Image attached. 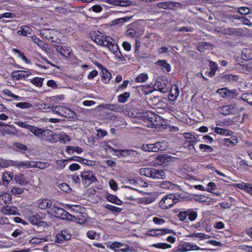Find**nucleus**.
<instances>
[{
	"label": "nucleus",
	"instance_id": "13d9d810",
	"mask_svg": "<svg viewBox=\"0 0 252 252\" xmlns=\"http://www.w3.org/2000/svg\"><path fill=\"white\" fill-rule=\"evenodd\" d=\"M223 78L228 80H234L236 81L238 79V76L236 75H233L231 74H225L223 76Z\"/></svg>",
	"mask_w": 252,
	"mask_h": 252
},
{
	"label": "nucleus",
	"instance_id": "4468645a",
	"mask_svg": "<svg viewBox=\"0 0 252 252\" xmlns=\"http://www.w3.org/2000/svg\"><path fill=\"white\" fill-rule=\"evenodd\" d=\"M111 40H112L106 39V42L104 46L108 47L110 51L114 54H116L119 51V48L118 45L113 44Z\"/></svg>",
	"mask_w": 252,
	"mask_h": 252
},
{
	"label": "nucleus",
	"instance_id": "8fccbe9b",
	"mask_svg": "<svg viewBox=\"0 0 252 252\" xmlns=\"http://www.w3.org/2000/svg\"><path fill=\"white\" fill-rule=\"evenodd\" d=\"M17 124L20 127L23 128H25L29 130H31L32 126H33L30 125L28 124L26 122H18L17 123Z\"/></svg>",
	"mask_w": 252,
	"mask_h": 252
},
{
	"label": "nucleus",
	"instance_id": "7c9ffc66",
	"mask_svg": "<svg viewBox=\"0 0 252 252\" xmlns=\"http://www.w3.org/2000/svg\"><path fill=\"white\" fill-rule=\"evenodd\" d=\"M130 97V93L126 92L124 94L119 95L118 97V101L121 103H125L127 101L128 97Z\"/></svg>",
	"mask_w": 252,
	"mask_h": 252
},
{
	"label": "nucleus",
	"instance_id": "603ef678",
	"mask_svg": "<svg viewBox=\"0 0 252 252\" xmlns=\"http://www.w3.org/2000/svg\"><path fill=\"white\" fill-rule=\"evenodd\" d=\"M136 33V30L133 29H128L126 31V34L130 37H134Z\"/></svg>",
	"mask_w": 252,
	"mask_h": 252
},
{
	"label": "nucleus",
	"instance_id": "f704fd0d",
	"mask_svg": "<svg viewBox=\"0 0 252 252\" xmlns=\"http://www.w3.org/2000/svg\"><path fill=\"white\" fill-rule=\"evenodd\" d=\"M247 61V62L242 65V69L248 71H252V60Z\"/></svg>",
	"mask_w": 252,
	"mask_h": 252
},
{
	"label": "nucleus",
	"instance_id": "9b49d317",
	"mask_svg": "<svg viewBox=\"0 0 252 252\" xmlns=\"http://www.w3.org/2000/svg\"><path fill=\"white\" fill-rule=\"evenodd\" d=\"M55 47L57 52L60 54L62 56L66 58L69 57L70 55V50L65 46L55 45Z\"/></svg>",
	"mask_w": 252,
	"mask_h": 252
},
{
	"label": "nucleus",
	"instance_id": "9d476101",
	"mask_svg": "<svg viewBox=\"0 0 252 252\" xmlns=\"http://www.w3.org/2000/svg\"><path fill=\"white\" fill-rule=\"evenodd\" d=\"M151 147V150L153 152H157L159 151L165 150L167 147V142H158L155 144H151L150 145Z\"/></svg>",
	"mask_w": 252,
	"mask_h": 252
},
{
	"label": "nucleus",
	"instance_id": "ddd939ff",
	"mask_svg": "<svg viewBox=\"0 0 252 252\" xmlns=\"http://www.w3.org/2000/svg\"><path fill=\"white\" fill-rule=\"evenodd\" d=\"M184 137L186 138V142H184V145H186L188 143H189L192 146L193 149H195L194 145L197 143L196 138L189 133H185Z\"/></svg>",
	"mask_w": 252,
	"mask_h": 252
},
{
	"label": "nucleus",
	"instance_id": "774afa93",
	"mask_svg": "<svg viewBox=\"0 0 252 252\" xmlns=\"http://www.w3.org/2000/svg\"><path fill=\"white\" fill-rule=\"evenodd\" d=\"M109 185L111 188L114 190H116L118 188V186L116 182L114 180H110L109 181Z\"/></svg>",
	"mask_w": 252,
	"mask_h": 252
},
{
	"label": "nucleus",
	"instance_id": "20e7f679",
	"mask_svg": "<svg viewBox=\"0 0 252 252\" xmlns=\"http://www.w3.org/2000/svg\"><path fill=\"white\" fill-rule=\"evenodd\" d=\"M149 91H145L146 94L148 93H152L154 91H158L163 94H165L168 92L169 87H167V84L165 80L157 81L153 87L149 86Z\"/></svg>",
	"mask_w": 252,
	"mask_h": 252
},
{
	"label": "nucleus",
	"instance_id": "864d4df0",
	"mask_svg": "<svg viewBox=\"0 0 252 252\" xmlns=\"http://www.w3.org/2000/svg\"><path fill=\"white\" fill-rule=\"evenodd\" d=\"M238 30L237 29L233 28H226L224 30L225 33L229 35L234 34L238 33Z\"/></svg>",
	"mask_w": 252,
	"mask_h": 252
},
{
	"label": "nucleus",
	"instance_id": "f3484780",
	"mask_svg": "<svg viewBox=\"0 0 252 252\" xmlns=\"http://www.w3.org/2000/svg\"><path fill=\"white\" fill-rule=\"evenodd\" d=\"M159 187L164 189H173L178 187L177 184H173L169 181H163L160 183Z\"/></svg>",
	"mask_w": 252,
	"mask_h": 252
},
{
	"label": "nucleus",
	"instance_id": "bf43d9fd",
	"mask_svg": "<svg viewBox=\"0 0 252 252\" xmlns=\"http://www.w3.org/2000/svg\"><path fill=\"white\" fill-rule=\"evenodd\" d=\"M191 237H196L203 239H207V235L202 233H196L190 235Z\"/></svg>",
	"mask_w": 252,
	"mask_h": 252
},
{
	"label": "nucleus",
	"instance_id": "bb28decb",
	"mask_svg": "<svg viewBox=\"0 0 252 252\" xmlns=\"http://www.w3.org/2000/svg\"><path fill=\"white\" fill-rule=\"evenodd\" d=\"M132 17H125L123 18H118L112 21L113 25H122L124 23L126 22L129 21Z\"/></svg>",
	"mask_w": 252,
	"mask_h": 252
},
{
	"label": "nucleus",
	"instance_id": "1a4fd4ad",
	"mask_svg": "<svg viewBox=\"0 0 252 252\" xmlns=\"http://www.w3.org/2000/svg\"><path fill=\"white\" fill-rule=\"evenodd\" d=\"M32 73L29 71L24 70H16L11 73V76L16 80H19L29 76Z\"/></svg>",
	"mask_w": 252,
	"mask_h": 252
},
{
	"label": "nucleus",
	"instance_id": "7ed1b4c3",
	"mask_svg": "<svg viewBox=\"0 0 252 252\" xmlns=\"http://www.w3.org/2000/svg\"><path fill=\"white\" fill-rule=\"evenodd\" d=\"M51 213L53 215L55 214L56 218L66 220H73L74 218V216L70 214L66 211L61 207H58L56 205H53L52 208H51Z\"/></svg>",
	"mask_w": 252,
	"mask_h": 252
},
{
	"label": "nucleus",
	"instance_id": "423d86ee",
	"mask_svg": "<svg viewBox=\"0 0 252 252\" xmlns=\"http://www.w3.org/2000/svg\"><path fill=\"white\" fill-rule=\"evenodd\" d=\"M81 177L82 179L83 183L87 184L88 186L90 184L97 182V180L95 177L94 174L92 171H85L83 172Z\"/></svg>",
	"mask_w": 252,
	"mask_h": 252
},
{
	"label": "nucleus",
	"instance_id": "a18cd8bd",
	"mask_svg": "<svg viewBox=\"0 0 252 252\" xmlns=\"http://www.w3.org/2000/svg\"><path fill=\"white\" fill-rule=\"evenodd\" d=\"M11 192L13 195H19L23 192V189L18 187H14L11 189Z\"/></svg>",
	"mask_w": 252,
	"mask_h": 252
},
{
	"label": "nucleus",
	"instance_id": "a19ab883",
	"mask_svg": "<svg viewBox=\"0 0 252 252\" xmlns=\"http://www.w3.org/2000/svg\"><path fill=\"white\" fill-rule=\"evenodd\" d=\"M189 212L188 211V209L187 211H184L180 212L178 215V217L181 221H184L187 218L188 215V213Z\"/></svg>",
	"mask_w": 252,
	"mask_h": 252
},
{
	"label": "nucleus",
	"instance_id": "cd10ccee",
	"mask_svg": "<svg viewBox=\"0 0 252 252\" xmlns=\"http://www.w3.org/2000/svg\"><path fill=\"white\" fill-rule=\"evenodd\" d=\"M179 94V90L177 86L174 85L171 87L169 94L170 96L176 99Z\"/></svg>",
	"mask_w": 252,
	"mask_h": 252
},
{
	"label": "nucleus",
	"instance_id": "6e6d98bb",
	"mask_svg": "<svg viewBox=\"0 0 252 252\" xmlns=\"http://www.w3.org/2000/svg\"><path fill=\"white\" fill-rule=\"evenodd\" d=\"M60 233L65 241L69 240L71 238V235L66 230H62Z\"/></svg>",
	"mask_w": 252,
	"mask_h": 252
},
{
	"label": "nucleus",
	"instance_id": "69168bd1",
	"mask_svg": "<svg viewBox=\"0 0 252 252\" xmlns=\"http://www.w3.org/2000/svg\"><path fill=\"white\" fill-rule=\"evenodd\" d=\"M11 200L9 196L6 195H0V202L3 201L5 204H7Z\"/></svg>",
	"mask_w": 252,
	"mask_h": 252
},
{
	"label": "nucleus",
	"instance_id": "c9c22d12",
	"mask_svg": "<svg viewBox=\"0 0 252 252\" xmlns=\"http://www.w3.org/2000/svg\"><path fill=\"white\" fill-rule=\"evenodd\" d=\"M16 106L17 107L25 109V108H30L32 107V105L28 102H21L16 104Z\"/></svg>",
	"mask_w": 252,
	"mask_h": 252
},
{
	"label": "nucleus",
	"instance_id": "37998d69",
	"mask_svg": "<svg viewBox=\"0 0 252 252\" xmlns=\"http://www.w3.org/2000/svg\"><path fill=\"white\" fill-rule=\"evenodd\" d=\"M148 78V75L145 73H142L140 74L136 78V81L137 82L142 83L146 81Z\"/></svg>",
	"mask_w": 252,
	"mask_h": 252
},
{
	"label": "nucleus",
	"instance_id": "338daca9",
	"mask_svg": "<svg viewBox=\"0 0 252 252\" xmlns=\"http://www.w3.org/2000/svg\"><path fill=\"white\" fill-rule=\"evenodd\" d=\"M210 70H212L216 72V71L218 69V65L216 63L213 61H211L210 63Z\"/></svg>",
	"mask_w": 252,
	"mask_h": 252
},
{
	"label": "nucleus",
	"instance_id": "79ce46f5",
	"mask_svg": "<svg viewBox=\"0 0 252 252\" xmlns=\"http://www.w3.org/2000/svg\"><path fill=\"white\" fill-rule=\"evenodd\" d=\"M105 208L114 213H119L122 211V209L119 207H116L112 205L107 204L105 206Z\"/></svg>",
	"mask_w": 252,
	"mask_h": 252
},
{
	"label": "nucleus",
	"instance_id": "5fc2aeb1",
	"mask_svg": "<svg viewBox=\"0 0 252 252\" xmlns=\"http://www.w3.org/2000/svg\"><path fill=\"white\" fill-rule=\"evenodd\" d=\"M238 12L242 15H246L250 13V10L247 7H241L239 8Z\"/></svg>",
	"mask_w": 252,
	"mask_h": 252
},
{
	"label": "nucleus",
	"instance_id": "c756f323",
	"mask_svg": "<svg viewBox=\"0 0 252 252\" xmlns=\"http://www.w3.org/2000/svg\"><path fill=\"white\" fill-rule=\"evenodd\" d=\"M157 63L161 67L164 68L167 72L171 70V66L165 60L158 61Z\"/></svg>",
	"mask_w": 252,
	"mask_h": 252
},
{
	"label": "nucleus",
	"instance_id": "4be33fe9",
	"mask_svg": "<svg viewBox=\"0 0 252 252\" xmlns=\"http://www.w3.org/2000/svg\"><path fill=\"white\" fill-rule=\"evenodd\" d=\"M153 179H163L165 178V174L163 170L161 169H156L155 168V172H153Z\"/></svg>",
	"mask_w": 252,
	"mask_h": 252
},
{
	"label": "nucleus",
	"instance_id": "4d7b16f0",
	"mask_svg": "<svg viewBox=\"0 0 252 252\" xmlns=\"http://www.w3.org/2000/svg\"><path fill=\"white\" fill-rule=\"evenodd\" d=\"M63 109V107L61 106H54V105H52V110L54 113H55L56 114L61 115V112H60L61 110Z\"/></svg>",
	"mask_w": 252,
	"mask_h": 252
},
{
	"label": "nucleus",
	"instance_id": "680f3d73",
	"mask_svg": "<svg viewBox=\"0 0 252 252\" xmlns=\"http://www.w3.org/2000/svg\"><path fill=\"white\" fill-rule=\"evenodd\" d=\"M64 241H65L63 239V237L62 236L61 233H58L56 236L55 242L58 244H62Z\"/></svg>",
	"mask_w": 252,
	"mask_h": 252
},
{
	"label": "nucleus",
	"instance_id": "de8ad7c7",
	"mask_svg": "<svg viewBox=\"0 0 252 252\" xmlns=\"http://www.w3.org/2000/svg\"><path fill=\"white\" fill-rule=\"evenodd\" d=\"M123 246L124 244L121 243L115 242L111 245L110 248L116 252L118 249H119V248H121Z\"/></svg>",
	"mask_w": 252,
	"mask_h": 252
},
{
	"label": "nucleus",
	"instance_id": "49530a36",
	"mask_svg": "<svg viewBox=\"0 0 252 252\" xmlns=\"http://www.w3.org/2000/svg\"><path fill=\"white\" fill-rule=\"evenodd\" d=\"M102 77L105 79H108V81L111 78V74L108 71L106 68H103L102 70Z\"/></svg>",
	"mask_w": 252,
	"mask_h": 252
},
{
	"label": "nucleus",
	"instance_id": "6e6552de",
	"mask_svg": "<svg viewBox=\"0 0 252 252\" xmlns=\"http://www.w3.org/2000/svg\"><path fill=\"white\" fill-rule=\"evenodd\" d=\"M220 112L223 115L234 114L237 110L235 104H230L220 107Z\"/></svg>",
	"mask_w": 252,
	"mask_h": 252
},
{
	"label": "nucleus",
	"instance_id": "2eb2a0df",
	"mask_svg": "<svg viewBox=\"0 0 252 252\" xmlns=\"http://www.w3.org/2000/svg\"><path fill=\"white\" fill-rule=\"evenodd\" d=\"M52 201L49 199H43L39 201L38 208L41 210H45L52 208Z\"/></svg>",
	"mask_w": 252,
	"mask_h": 252
},
{
	"label": "nucleus",
	"instance_id": "72a5a7b5",
	"mask_svg": "<svg viewBox=\"0 0 252 252\" xmlns=\"http://www.w3.org/2000/svg\"><path fill=\"white\" fill-rule=\"evenodd\" d=\"M152 247L158 249H166L167 248H170L171 247V245L167 243H158L153 244Z\"/></svg>",
	"mask_w": 252,
	"mask_h": 252
},
{
	"label": "nucleus",
	"instance_id": "0eeeda50",
	"mask_svg": "<svg viewBox=\"0 0 252 252\" xmlns=\"http://www.w3.org/2000/svg\"><path fill=\"white\" fill-rule=\"evenodd\" d=\"M157 115L150 113V114H144L143 116L141 117L143 118V120L147 124V126L153 127L158 125L155 124V122L156 121V119H157Z\"/></svg>",
	"mask_w": 252,
	"mask_h": 252
},
{
	"label": "nucleus",
	"instance_id": "412c9836",
	"mask_svg": "<svg viewBox=\"0 0 252 252\" xmlns=\"http://www.w3.org/2000/svg\"><path fill=\"white\" fill-rule=\"evenodd\" d=\"M191 251L190 244L189 242H184L179 246L178 249L174 252H186Z\"/></svg>",
	"mask_w": 252,
	"mask_h": 252
},
{
	"label": "nucleus",
	"instance_id": "a211bd4d",
	"mask_svg": "<svg viewBox=\"0 0 252 252\" xmlns=\"http://www.w3.org/2000/svg\"><path fill=\"white\" fill-rule=\"evenodd\" d=\"M153 172H155V168H143L140 170L141 175H144L146 177L151 178L153 177Z\"/></svg>",
	"mask_w": 252,
	"mask_h": 252
},
{
	"label": "nucleus",
	"instance_id": "4c0bfd02",
	"mask_svg": "<svg viewBox=\"0 0 252 252\" xmlns=\"http://www.w3.org/2000/svg\"><path fill=\"white\" fill-rule=\"evenodd\" d=\"M188 211L189 212L188 213L189 219L191 221L195 220L198 216L197 213L195 211H192L191 209H188Z\"/></svg>",
	"mask_w": 252,
	"mask_h": 252
},
{
	"label": "nucleus",
	"instance_id": "e433bc0d",
	"mask_svg": "<svg viewBox=\"0 0 252 252\" xmlns=\"http://www.w3.org/2000/svg\"><path fill=\"white\" fill-rule=\"evenodd\" d=\"M105 108L115 111V112H118L121 110L120 107L119 106V105L116 104H106L105 105Z\"/></svg>",
	"mask_w": 252,
	"mask_h": 252
},
{
	"label": "nucleus",
	"instance_id": "c85d7f7f",
	"mask_svg": "<svg viewBox=\"0 0 252 252\" xmlns=\"http://www.w3.org/2000/svg\"><path fill=\"white\" fill-rule=\"evenodd\" d=\"M13 178V174L10 172H6L3 174L2 182L4 185V183L6 182L7 184L9 181H11Z\"/></svg>",
	"mask_w": 252,
	"mask_h": 252
},
{
	"label": "nucleus",
	"instance_id": "473e14b6",
	"mask_svg": "<svg viewBox=\"0 0 252 252\" xmlns=\"http://www.w3.org/2000/svg\"><path fill=\"white\" fill-rule=\"evenodd\" d=\"M44 79L39 77H35L31 79V82L37 87H41L42 85L43 81Z\"/></svg>",
	"mask_w": 252,
	"mask_h": 252
},
{
	"label": "nucleus",
	"instance_id": "b1692460",
	"mask_svg": "<svg viewBox=\"0 0 252 252\" xmlns=\"http://www.w3.org/2000/svg\"><path fill=\"white\" fill-rule=\"evenodd\" d=\"M31 29L27 26H23L21 27V30L18 31L17 34L20 35L27 36L28 34H31Z\"/></svg>",
	"mask_w": 252,
	"mask_h": 252
},
{
	"label": "nucleus",
	"instance_id": "2f4dec72",
	"mask_svg": "<svg viewBox=\"0 0 252 252\" xmlns=\"http://www.w3.org/2000/svg\"><path fill=\"white\" fill-rule=\"evenodd\" d=\"M76 152L78 154L81 153L83 152V149L82 148L76 146H67L66 148V152L70 153V152Z\"/></svg>",
	"mask_w": 252,
	"mask_h": 252
},
{
	"label": "nucleus",
	"instance_id": "f8f14e48",
	"mask_svg": "<svg viewBox=\"0 0 252 252\" xmlns=\"http://www.w3.org/2000/svg\"><path fill=\"white\" fill-rule=\"evenodd\" d=\"M55 31L50 29H42L40 31V34L45 38L48 40L53 39Z\"/></svg>",
	"mask_w": 252,
	"mask_h": 252
},
{
	"label": "nucleus",
	"instance_id": "393cba45",
	"mask_svg": "<svg viewBox=\"0 0 252 252\" xmlns=\"http://www.w3.org/2000/svg\"><path fill=\"white\" fill-rule=\"evenodd\" d=\"M214 131L218 134L222 135H231L232 134L233 132L227 129H222L219 127H216L214 128Z\"/></svg>",
	"mask_w": 252,
	"mask_h": 252
},
{
	"label": "nucleus",
	"instance_id": "f03ea898",
	"mask_svg": "<svg viewBox=\"0 0 252 252\" xmlns=\"http://www.w3.org/2000/svg\"><path fill=\"white\" fill-rule=\"evenodd\" d=\"M179 197L178 194H167L159 202V206L162 209L170 208L179 201Z\"/></svg>",
	"mask_w": 252,
	"mask_h": 252
},
{
	"label": "nucleus",
	"instance_id": "58836bf2",
	"mask_svg": "<svg viewBox=\"0 0 252 252\" xmlns=\"http://www.w3.org/2000/svg\"><path fill=\"white\" fill-rule=\"evenodd\" d=\"M173 231L171 229L167 228H163L161 229H157V236H161L166 233H173Z\"/></svg>",
	"mask_w": 252,
	"mask_h": 252
},
{
	"label": "nucleus",
	"instance_id": "c03bdc74",
	"mask_svg": "<svg viewBox=\"0 0 252 252\" xmlns=\"http://www.w3.org/2000/svg\"><path fill=\"white\" fill-rule=\"evenodd\" d=\"M109 148L115 152H117V151L120 152L122 155L123 154V156H125L126 155H129L131 152H134V151H133L132 150H128V149L123 150H116L111 147H109Z\"/></svg>",
	"mask_w": 252,
	"mask_h": 252
},
{
	"label": "nucleus",
	"instance_id": "aec40b11",
	"mask_svg": "<svg viewBox=\"0 0 252 252\" xmlns=\"http://www.w3.org/2000/svg\"><path fill=\"white\" fill-rule=\"evenodd\" d=\"M14 180L16 183L20 185H26L28 184V181L25 179L24 175L19 174L15 176Z\"/></svg>",
	"mask_w": 252,
	"mask_h": 252
},
{
	"label": "nucleus",
	"instance_id": "09e8293b",
	"mask_svg": "<svg viewBox=\"0 0 252 252\" xmlns=\"http://www.w3.org/2000/svg\"><path fill=\"white\" fill-rule=\"evenodd\" d=\"M199 148L203 150V151H205L208 153L212 152L213 151V149L211 146L204 144H200L199 145Z\"/></svg>",
	"mask_w": 252,
	"mask_h": 252
},
{
	"label": "nucleus",
	"instance_id": "5701e85b",
	"mask_svg": "<svg viewBox=\"0 0 252 252\" xmlns=\"http://www.w3.org/2000/svg\"><path fill=\"white\" fill-rule=\"evenodd\" d=\"M1 211L3 214L6 215H15L17 213L16 208L15 207H4Z\"/></svg>",
	"mask_w": 252,
	"mask_h": 252
},
{
	"label": "nucleus",
	"instance_id": "0e129e2a",
	"mask_svg": "<svg viewBox=\"0 0 252 252\" xmlns=\"http://www.w3.org/2000/svg\"><path fill=\"white\" fill-rule=\"evenodd\" d=\"M32 39L33 42L37 44L39 46L41 47L43 45V42L35 36H32Z\"/></svg>",
	"mask_w": 252,
	"mask_h": 252
},
{
	"label": "nucleus",
	"instance_id": "dca6fc26",
	"mask_svg": "<svg viewBox=\"0 0 252 252\" xmlns=\"http://www.w3.org/2000/svg\"><path fill=\"white\" fill-rule=\"evenodd\" d=\"M105 197L108 201L117 205H120L122 204V201L115 195L107 193L105 194Z\"/></svg>",
	"mask_w": 252,
	"mask_h": 252
},
{
	"label": "nucleus",
	"instance_id": "f257e3e1",
	"mask_svg": "<svg viewBox=\"0 0 252 252\" xmlns=\"http://www.w3.org/2000/svg\"><path fill=\"white\" fill-rule=\"evenodd\" d=\"M35 136L43 141L55 142L58 138L57 135H52V131L49 129H42L32 126L30 130Z\"/></svg>",
	"mask_w": 252,
	"mask_h": 252
},
{
	"label": "nucleus",
	"instance_id": "39448f33",
	"mask_svg": "<svg viewBox=\"0 0 252 252\" xmlns=\"http://www.w3.org/2000/svg\"><path fill=\"white\" fill-rule=\"evenodd\" d=\"M101 33L98 32H94L91 33V38L93 41L98 45L104 46L106 43V39L113 40L110 36H104L101 35Z\"/></svg>",
	"mask_w": 252,
	"mask_h": 252
},
{
	"label": "nucleus",
	"instance_id": "052dcab7",
	"mask_svg": "<svg viewBox=\"0 0 252 252\" xmlns=\"http://www.w3.org/2000/svg\"><path fill=\"white\" fill-rule=\"evenodd\" d=\"M70 160H74V161H78L79 162H82L85 161L84 158H83L81 157H77V156L73 157L64 160V161H70Z\"/></svg>",
	"mask_w": 252,
	"mask_h": 252
},
{
	"label": "nucleus",
	"instance_id": "e2e57ef3",
	"mask_svg": "<svg viewBox=\"0 0 252 252\" xmlns=\"http://www.w3.org/2000/svg\"><path fill=\"white\" fill-rule=\"evenodd\" d=\"M49 165V164L47 162H37L36 168L43 169L48 167Z\"/></svg>",
	"mask_w": 252,
	"mask_h": 252
},
{
	"label": "nucleus",
	"instance_id": "a878e982",
	"mask_svg": "<svg viewBox=\"0 0 252 252\" xmlns=\"http://www.w3.org/2000/svg\"><path fill=\"white\" fill-rule=\"evenodd\" d=\"M158 7L159 8L164 9H170L172 7L174 6V2L172 1H165L159 2L157 5Z\"/></svg>",
	"mask_w": 252,
	"mask_h": 252
},
{
	"label": "nucleus",
	"instance_id": "6ab92c4d",
	"mask_svg": "<svg viewBox=\"0 0 252 252\" xmlns=\"http://www.w3.org/2000/svg\"><path fill=\"white\" fill-rule=\"evenodd\" d=\"M242 58L245 61L252 60V50L251 49H244L242 52Z\"/></svg>",
	"mask_w": 252,
	"mask_h": 252
},
{
	"label": "nucleus",
	"instance_id": "3c124183",
	"mask_svg": "<svg viewBox=\"0 0 252 252\" xmlns=\"http://www.w3.org/2000/svg\"><path fill=\"white\" fill-rule=\"evenodd\" d=\"M2 93L7 96H9L10 97L14 98H18L19 96L13 94H12L11 91L8 89H4L2 91Z\"/></svg>",
	"mask_w": 252,
	"mask_h": 252
},
{
	"label": "nucleus",
	"instance_id": "ea45409f",
	"mask_svg": "<svg viewBox=\"0 0 252 252\" xmlns=\"http://www.w3.org/2000/svg\"><path fill=\"white\" fill-rule=\"evenodd\" d=\"M39 215H33L30 217L29 220L31 223L37 225V223L39 222Z\"/></svg>",
	"mask_w": 252,
	"mask_h": 252
}]
</instances>
